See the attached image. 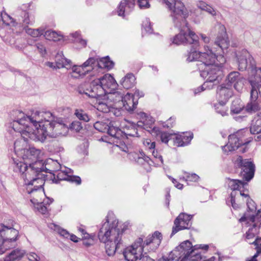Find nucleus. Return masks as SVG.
<instances>
[{"label":"nucleus","instance_id":"obj_19","mask_svg":"<svg viewBox=\"0 0 261 261\" xmlns=\"http://www.w3.org/2000/svg\"><path fill=\"white\" fill-rule=\"evenodd\" d=\"M100 81V84L104 89V92L106 94L111 91L114 90L117 86L114 77L109 74H105L102 76L96 77Z\"/></svg>","mask_w":261,"mask_h":261},{"label":"nucleus","instance_id":"obj_53","mask_svg":"<svg viewBox=\"0 0 261 261\" xmlns=\"http://www.w3.org/2000/svg\"><path fill=\"white\" fill-rule=\"evenodd\" d=\"M244 79L241 78L239 79L237 82L234 83L232 85L234 88L238 92H241L243 88Z\"/></svg>","mask_w":261,"mask_h":261},{"label":"nucleus","instance_id":"obj_57","mask_svg":"<svg viewBox=\"0 0 261 261\" xmlns=\"http://www.w3.org/2000/svg\"><path fill=\"white\" fill-rule=\"evenodd\" d=\"M55 230H57L61 236H63L65 238H69L70 233L66 230L61 228L56 225H55Z\"/></svg>","mask_w":261,"mask_h":261},{"label":"nucleus","instance_id":"obj_2","mask_svg":"<svg viewBox=\"0 0 261 261\" xmlns=\"http://www.w3.org/2000/svg\"><path fill=\"white\" fill-rule=\"evenodd\" d=\"M61 169V165L57 161L51 159H47L44 163L41 161H35L32 164H28L23 162H15L14 171L18 173L23 179L24 184L27 186L28 194L35 193L38 195L42 194L41 190L43 180L42 172L53 174L55 179V172Z\"/></svg>","mask_w":261,"mask_h":261},{"label":"nucleus","instance_id":"obj_48","mask_svg":"<svg viewBox=\"0 0 261 261\" xmlns=\"http://www.w3.org/2000/svg\"><path fill=\"white\" fill-rule=\"evenodd\" d=\"M109 124L102 121H97L94 124V128L99 132L106 133L108 131Z\"/></svg>","mask_w":261,"mask_h":261},{"label":"nucleus","instance_id":"obj_54","mask_svg":"<svg viewBox=\"0 0 261 261\" xmlns=\"http://www.w3.org/2000/svg\"><path fill=\"white\" fill-rule=\"evenodd\" d=\"M256 115L254 118V119L252 121L251 125L252 124H259L260 122L261 123V107H259L258 110H257V112L255 113Z\"/></svg>","mask_w":261,"mask_h":261},{"label":"nucleus","instance_id":"obj_39","mask_svg":"<svg viewBox=\"0 0 261 261\" xmlns=\"http://www.w3.org/2000/svg\"><path fill=\"white\" fill-rule=\"evenodd\" d=\"M248 243L250 244H253L256 246V252L251 259L247 261H257L256 257L261 253V238H257L253 242H248Z\"/></svg>","mask_w":261,"mask_h":261},{"label":"nucleus","instance_id":"obj_32","mask_svg":"<svg viewBox=\"0 0 261 261\" xmlns=\"http://www.w3.org/2000/svg\"><path fill=\"white\" fill-rule=\"evenodd\" d=\"M226 182L228 187L232 191L236 190L240 191L241 188H244L247 185V182L243 181L230 179V178H226Z\"/></svg>","mask_w":261,"mask_h":261},{"label":"nucleus","instance_id":"obj_33","mask_svg":"<svg viewBox=\"0 0 261 261\" xmlns=\"http://www.w3.org/2000/svg\"><path fill=\"white\" fill-rule=\"evenodd\" d=\"M136 78L132 73L127 74L121 81V84L124 88L128 89L132 88L135 84Z\"/></svg>","mask_w":261,"mask_h":261},{"label":"nucleus","instance_id":"obj_9","mask_svg":"<svg viewBox=\"0 0 261 261\" xmlns=\"http://www.w3.org/2000/svg\"><path fill=\"white\" fill-rule=\"evenodd\" d=\"M236 59L239 70L244 71L248 69L250 70L249 81L255 80L258 75L257 70L261 69V68L256 67L255 61L250 53L247 50L243 49L236 53Z\"/></svg>","mask_w":261,"mask_h":261},{"label":"nucleus","instance_id":"obj_13","mask_svg":"<svg viewBox=\"0 0 261 261\" xmlns=\"http://www.w3.org/2000/svg\"><path fill=\"white\" fill-rule=\"evenodd\" d=\"M18 236V231L11 227L0 224V243L8 250L14 247Z\"/></svg>","mask_w":261,"mask_h":261},{"label":"nucleus","instance_id":"obj_35","mask_svg":"<svg viewBox=\"0 0 261 261\" xmlns=\"http://www.w3.org/2000/svg\"><path fill=\"white\" fill-rule=\"evenodd\" d=\"M74 115L81 121L85 122H89L92 117L84 110L82 109H77L75 110Z\"/></svg>","mask_w":261,"mask_h":261},{"label":"nucleus","instance_id":"obj_6","mask_svg":"<svg viewBox=\"0 0 261 261\" xmlns=\"http://www.w3.org/2000/svg\"><path fill=\"white\" fill-rule=\"evenodd\" d=\"M188 16H180L176 18V22L173 20L175 27L179 28L180 32L173 38L172 43L177 45L193 44L197 46L199 45V37L194 32L191 30L186 20Z\"/></svg>","mask_w":261,"mask_h":261},{"label":"nucleus","instance_id":"obj_27","mask_svg":"<svg viewBox=\"0 0 261 261\" xmlns=\"http://www.w3.org/2000/svg\"><path fill=\"white\" fill-rule=\"evenodd\" d=\"M217 95H219L221 102L224 103L232 95V91L230 89V87L221 85L217 88Z\"/></svg>","mask_w":261,"mask_h":261},{"label":"nucleus","instance_id":"obj_41","mask_svg":"<svg viewBox=\"0 0 261 261\" xmlns=\"http://www.w3.org/2000/svg\"><path fill=\"white\" fill-rule=\"evenodd\" d=\"M200 52V51H197L195 48H191L190 50L187 53V61L188 62H192L194 61H199Z\"/></svg>","mask_w":261,"mask_h":261},{"label":"nucleus","instance_id":"obj_1","mask_svg":"<svg viewBox=\"0 0 261 261\" xmlns=\"http://www.w3.org/2000/svg\"><path fill=\"white\" fill-rule=\"evenodd\" d=\"M54 116L50 112L36 111L31 116L19 110L13 111L11 114L12 122L10 126L15 131L22 132L23 137L28 136L31 140L43 142L48 135L60 124L54 121Z\"/></svg>","mask_w":261,"mask_h":261},{"label":"nucleus","instance_id":"obj_61","mask_svg":"<svg viewBox=\"0 0 261 261\" xmlns=\"http://www.w3.org/2000/svg\"><path fill=\"white\" fill-rule=\"evenodd\" d=\"M142 27L143 29H144L147 33L150 34L152 32L150 23L147 20H146V22H143Z\"/></svg>","mask_w":261,"mask_h":261},{"label":"nucleus","instance_id":"obj_47","mask_svg":"<svg viewBox=\"0 0 261 261\" xmlns=\"http://www.w3.org/2000/svg\"><path fill=\"white\" fill-rule=\"evenodd\" d=\"M2 20L7 25L15 27L17 24L14 19L6 13H2Z\"/></svg>","mask_w":261,"mask_h":261},{"label":"nucleus","instance_id":"obj_8","mask_svg":"<svg viewBox=\"0 0 261 261\" xmlns=\"http://www.w3.org/2000/svg\"><path fill=\"white\" fill-rule=\"evenodd\" d=\"M22 137L23 138L20 140H17L14 142V150L15 153L18 156L21 158L23 159V161L19 160H14L13 167L14 166V163L15 162H23L28 164L29 166V164L31 163H27L25 161V160H30L31 161H35L37 159L41 153V150L35 148V147H30L29 149L25 148L23 147L26 145V141L28 138L30 139L28 136L23 137L22 135V132L20 133Z\"/></svg>","mask_w":261,"mask_h":261},{"label":"nucleus","instance_id":"obj_51","mask_svg":"<svg viewBox=\"0 0 261 261\" xmlns=\"http://www.w3.org/2000/svg\"><path fill=\"white\" fill-rule=\"evenodd\" d=\"M185 173L186 174V177H183L182 178H180V179L186 181L196 182L198 181L199 178V176L195 173L190 174L186 172H185Z\"/></svg>","mask_w":261,"mask_h":261},{"label":"nucleus","instance_id":"obj_4","mask_svg":"<svg viewBox=\"0 0 261 261\" xmlns=\"http://www.w3.org/2000/svg\"><path fill=\"white\" fill-rule=\"evenodd\" d=\"M219 30V35L215 42L216 48H210L207 45L204 46V50L200 52L199 62H201V67L213 65L219 62L217 61L218 56H222L218 52L219 50H223L227 49L229 45V42L226 36V31L225 26L221 23L217 25Z\"/></svg>","mask_w":261,"mask_h":261},{"label":"nucleus","instance_id":"obj_37","mask_svg":"<svg viewBox=\"0 0 261 261\" xmlns=\"http://www.w3.org/2000/svg\"><path fill=\"white\" fill-rule=\"evenodd\" d=\"M44 36L46 39L53 41H59L62 38L61 34L52 30H47L45 32Z\"/></svg>","mask_w":261,"mask_h":261},{"label":"nucleus","instance_id":"obj_28","mask_svg":"<svg viewBox=\"0 0 261 261\" xmlns=\"http://www.w3.org/2000/svg\"><path fill=\"white\" fill-rule=\"evenodd\" d=\"M96 57L89 58L86 60L82 65V67L84 69H90V75L91 76L96 77L97 71H96Z\"/></svg>","mask_w":261,"mask_h":261},{"label":"nucleus","instance_id":"obj_17","mask_svg":"<svg viewBox=\"0 0 261 261\" xmlns=\"http://www.w3.org/2000/svg\"><path fill=\"white\" fill-rule=\"evenodd\" d=\"M248 211L240 219L241 222H246L249 223L250 222L253 223L256 221H260L261 217L260 211L258 210L256 213V206L255 202L248 198L247 201Z\"/></svg>","mask_w":261,"mask_h":261},{"label":"nucleus","instance_id":"obj_30","mask_svg":"<svg viewBox=\"0 0 261 261\" xmlns=\"http://www.w3.org/2000/svg\"><path fill=\"white\" fill-rule=\"evenodd\" d=\"M71 61L65 58L61 54L56 56V64L57 68H66L68 69L71 68Z\"/></svg>","mask_w":261,"mask_h":261},{"label":"nucleus","instance_id":"obj_45","mask_svg":"<svg viewBox=\"0 0 261 261\" xmlns=\"http://www.w3.org/2000/svg\"><path fill=\"white\" fill-rule=\"evenodd\" d=\"M241 78L238 72H231L227 76L228 83L227 85L231 87L234 83L237 82L239 79H241Z\"/></svg>","mask_w":261,"mask_h":261},{"label":"nucleus","instance_id":"obj_36","mask_svg":"<svg viewBox=\"0 0 261 261\" xmlns=\"http://www.w3.org/2000/svg\"><path fill=\"white\" fill-rule=\"evenodd\" d=\"M154 120L152 117H147L144 120H140L137 122V126L140 128H143L149 131V128H151Z\"/></svg>","mask_w":261,"mask_h":261},{"label":"nucleus","instance_id":"obj_5","mask_svg":"<svg viewBox=\"0 0 261 261\" xmlns=\"http://www.w3.org/2000/svg\"><path fill=\"white\" fill-rule=\"evenodd\" d=\"M162 235L159 231H155L151 236H148L143 243V239L139 238L130 247L124 250L123 254L127 261H136L142 255L143 249L146 247L148 250L154 251L160 246Z\"/></svg>","mask_w":261,"mask_h":261},{"label":"nucleus","instance_id":"obj_58","mask_svg":"<svg viewBox=\"0 0 261 261\" xmlns=\"http://www.w3.org/2000/svg\"><path fill=\"white\" fill-rule=\"evenodd\" d=\"M35 46L42 55H44L46 54L45 47L42 42L36 43Z\"/></svg>","mask_w":261,"mask_h":261},{"label":"nucleus","instance_id":"obj_14","mask_svg":"<svg viewBox=\"0 0 261 261\" xmlns=\"http://www.w3.org/2000/svg\"><path fill=\"white\" fill-rule=\"evenodd\" d=\"M166 8L170 13V16L174 22L176 18L180 16H186L189 15L187 9L185 7L182 0H163Z\"/></svg>","mask_w":261,"mask_h":261},{"label":"nucleus","instance_id":"obj_34","mask_svg":"<svg viewBox=\"0 0 261 261\" xmlns=\"http://www.w3.org/2000/svg\"><path fill=\"white\" fill-rule=\"evenodd\" d=\"M71 69L72 71L71 76L75 78L84 76L90 72V69H84L82 65H73Z\"/></svg>","mask_w":261,"mask_h":261},{"label":"nucleus","instance_id":"obj_29","mask_svg":"<svg viewBox=\"0 0 261 261\" xmlns=\"http://www.w3.org/2000/svg\"><path fill=\"white\" fill-rule=\"evenodd\" d=\"M24 254L23 250L16 249L12 251L4 260L0 261H19L23 257Z\"/></svg>","mask_w":261,"mask_h":261},{"label":"nucleus","instance_id":"obj_52","mask_svg":"<svg viewBox=\"0 0 261 261\" xmlns=\"http://www.w3.org/2000/svg\"><path fill=\"white\" fill-rule=\"evenodd\" d=\"M143 144L147 149L151 151L155 149V143L154 141H151L149 139H145L143 141Z\"/></svg>","mask_w":261,"mask_h":261},{"label":"nucleus","instance_id":"obj_60","mask_svg":"<svg viewBox=\"0 0 261 261\" xmlns=\"http://www.w3.org/2000/svg\"><path fill=\"white\" fill-rule=\"evenodd\" d=\"M68 181L72 182H74L76 185H80L81 184V179L79 176H70L69 175Z\"/></svg>","mask_w":261,"mask_h":261},{"label":"nucleus","instance_id":"obj_22","mask_svg":"<svg viewBox=\"0 0 261 261\" xmlns=\"http://www.w3.org/2000/svg\"><path fill=\"white\" fill-rule=\"evenodd\" d=\"M138 104V100L135 101V98L133 95H130L129 93L123 97L121 105H119L120 109L124 108L127 111H132L136 108Z\"/></svg>","mask_w":261,"mask_h":261},{"label":"nucleus","instance_id":"obj_10","mask_svg":"<svg viewBox=\"0 0 261 261\" xmlns=\"http://www.w3.org/2000/svg\"><path fill=\"white\" fill-rule=\"evenodd\" d=\"M249 134L248 129H242L228 136V143L222 146L224 152L228 153L237 149L240 146L248 144L250 140L246 138Z\"/></svg>","mask_w":261,"mask_h":261},{"label":"nucleus","instance_id":"obj_42","mask_svg":"<svg viewBox=\"0 0 261 261\" xmlns=\"http://www.w3.org/2000/svg\"><path fill=\"white\" fill-rule=\"evenodd\" d=\"M244 109V106L241 105V100L239 99L234 100L230 107V112L233 114H239Z\"/></svg>","mask_w":261,"mask_h":261},{"label":"nucleus","instance_id":"obj_18","mask_svg":"<svg viewBox=\"0 0 261 261\" xmlns=\"http://www.w3.org/2000/svg\"><path fill=\"white\" fill-rule=\"evenodd\" d=\"M192 218V215L180 213L174 221L175 227L172 228L171 236H173L180 230L189 229L191 226Z\"/></svg>","mask_w":261,"mask_h":261},{"label":"nucleus","instance_id":"obj_3","mask_svg":"<svg viewBox=\"0 0 261 261\" xmlns=\"http://www.w3.org/2000/svg\"><path fill=\"white\" fill-rule=\"evenodd\" d=\"M123 232L124 229L119 226L118 220L115 215L109 213L98 233V238L105 244L108 255L113 256L116 251L123 248L122 238Z\"/></svg>","mask_w":261,"mask_h":261},{"label":"nucleus","instance_id":"obj_59","mask_svg":"<svg viewBox=\"0 0 261 261\" xmlns=\"http://www.w3.org/2000/svg\"><path fill=\"white\" fill-rule=\"evenodd\" d=\"M171 135L167 133L163 132L160 135V139L162 142L167 143L170 140Z\"/></svg>","mask_w":261,"mask_h":261},{"label":"nucleus","instance_id":"obj_16","mask_svg":"<svg viewBox=\"0 0 261 261\" xmlns=\"http://www.w3.org/2000/svg\"><path fill=\"white\" fill-rule=\"evenodd\" d=\"M235 164L241 169L240 175L246 181H250L254 176L255 165L251 161L243 159L241 156H239Z\"/></svg>","mask_w":261,"mask_h":261},{"label":"nucleus","instance_id":"obj_20","mask_svg":"<svg viewBox=\"0 0 261 261\" xmlns=\"http://www.w3.org/2000/svg\"><path fill=\"white\" fill-rule=\"evenodd\" d=\"M30 201L33 204L36 211L43 215H46L48 213V207L53 202V199L47 198L43 202H40L37 199L33 197Z\"/></svg>","mask_w":261,"mask_h":261},{"label":"nucleus","instance_id":"obj_31","mask_svg":"<svg viewBox=\"0 0 261 261\" xmlns=\"http://www.w3.org/2000/svg\"><path fill=\"white\" fill-rule=\"evenodd\" d=\"M18 19L24 27L28 26V25H32L35 21L34 17L30 15L26 11H22L20 12Z\"/></svg>","mask_w":261,"mask_h":261},{"label":"nucleus","instance_id":"obj_26","mask_svg":"<svg viewBox=\"0 0 261 261\" xmlns=\"http://www.w3.org/2000/svg\"><path fill=\"white\" fill-rule=\"evenodd\" d=\"M193 138V134L190 132L183 133L178 135L174 139V144L177 146H184L190 143Z\"/></svg>","mask_w":261,"mask_h":261},{"label":"nucleus","instance_id":"obj_44","mask_svg":"<svg viewBox=\"0 0 261 261\" xmlns=\"http://www.w3.org/2000/svg\"><path fill=\"white\" fill-rule=\"evenodd\" d=\"M259 221L254 222L253 223L249 222L247 223L249 225H252V227L249 229L248 231L246 233V239L247 240L253 239L255 237V234L257 232V225Z\"/></svg>","mask_w":261,"mask_h":261},{"label":"nucleus","instance_id":"obj_24","mask_svg":"<svg viewBox=\"0 0 261 261\" xmlns=\"http://www.w3.org/2000/svg\"><path fill=\"white\" fill-rule=\"evenodd\" d=\"M97 100L96 108L99 111L107 113L116 111L114 105L110 102L106 95L104 96V98L101 99L100 98Z\"/></svg>","mask_w":261,"mask_h":261},{"label":"nucleus","instance_id":"obj_64","mask_svg":"<svg viewBox=\"0 0 261 261\" xmlns=\"http://www.w3.org/2000/svg\"><path fill=\"white\" fill-rule=\"evenodd\" d=\"M141 259L142 261H154V259H152L148 255H143V254L141 256L138 257L137 258V259Z\"/></svg>","mask_w":261,"mask_h":261},{"label":"nucleus","instance_id":"obj_62","mask_svg":"<svg viewBox=\"0 0 261 261\" xmlns=\"http://www.w3.org/2000/svg\"><path fill=\"white\" fill-rule=\"evenodd\" d=\"M204 11H205L206 12L212 15L213 16H216L217 15L216 10L208 5L206 7Z\"/></svg>","mask_w":261,"mask_h":261},{"label":"nucleus","instance_id":"obj_55","mask_svg":"<svg viewBox=\"0 0 261 261\" xmlns=\"http://www.w3.org/2000/svg\"><path fill=\"white\" fill-rule=\"evenodd\" d=\"M151 0H138V4L141 9H147L150 7V2Z\"/></svg>","mask_w":261,"mask_h":261},{"label":"nucleus","instance_id":"obj_11","mask_svg":"<svg viewBox=\"0 0 261 261\" xmlns=\"http://www.w3.org/2000/svg\"><path fill=\"white\" fill-rule=\"evenodd\" d=\"M217 61L219 63L201 67L200 69V76L211 81L219 82L223 75L222 65L225 63L226 59L223 56H218Z\"/></svg>","mask_w":261,"mask_h":261},{"label":"nucleus","instance_id":"obj_50","mask_svg":"<svg viewBox=\"0 0 261 261\" xmlns=\"http://www.w3.org/2000/svg\"><path fill=\"white\" fill-rule=\"evenodd\" d=\"M219 82L218 81H211L206 79V81L201 86L200 89L201 91L213 89L214 85L217 84Z\"/></svg>","mask_w":261,"mask_h":261},{"label":"nucleus","instance_id":"obj_43","mask_svg":"<svg viewBox=\"0 0 261 261\" xmlns=\"http://www.w3.org/2000/svg\"><path fill=\"white\" fill-rule=\"evenodd\" d=\"M108 129L106 133L114 138H119L121 136V130L118 127L113 126L111 123H109Z\"/></svg>","mask_w":261,"mask_h":261},{"label":"nucleus","instance_id":"obj_15","mask_svg":"<svg viewBox=\"0 0 261 261\" xmlns=\"http://www.w3.org/2000/svg\"><path fill=\"white\" fill-rule=\"evenodd\" d=\"M192 243L189 240L182 242L178 246L175 248L179 253L182 259L180 261H184L186 259L193 260L195 261H200L201 255L198 252H195Z\"/></svg>","mask_w":261,"mask_h":261},{"label":"nucleus","instance_id":"obj_7","mask_svg":"<svg viewBox=\"0 0 261 261\" xmlns=\"http://www.w3.org/2000/svg\"><path fill=\"white\" fill-rule=\"evenodd\" d=\"M150 152L153 156L152 159L146 155L142 150L130 153L129 157L138 165L142 166L147 172H150L152 165L160 166L163 164L162 156L155 149Z\"/></svg>","mask_w":261,"mask_h":261},{"label":"nucleus","instance_id":"obj_21","mask_svg":"<svg viewBox=\"0 0 261 261\" xmlns=\"http://www.w3.org/2000/svg\"><path fill=\"white\" fill-rule=\"evenodd\" d=\"M135 4V0L122 1L118 8V15L124 18L133 10Z\"/></svg>","mask_w":261,"mask_h":261},{"label":"nucleus","instance_id":"obj_49","mask_svg":"<svg viewBox=\"0 0 261 261\" xmlns=\"http://www.w3.org/2000/svg\"><path fill=\"white\" fill-rule=\"evenodd\" d=\"M181 259L178 251L174 249L169 253L165 261H180Z\"/></svg>","mask_w":261,"mask_h":261},{"label":"nucleus","instance_id":"obj_40","mask_svg":"<svg viewBox=\"0 0 261 261\" xmlns=\"http://www.w3.org/2000/svg\"><path fill=\"white\" fill-rule=\"evenodd\" d=\"M25 32L28 35L33 37H38L43 34L44 30L42 28H38L36 29L29 28L28 26L23 27Z\"/></svg>","mask_w":261,"mask_h":261},{"label":"nucleus","instance_id":"obj_63","mask_svg":"<svg viewBox=\"0 0 261 261\" xmlns=\"http://www.w3.org/2000/svg\"><path fill=\"white\" fill-rule=\"evenodd\" d=\"M95 234H89L87 232L83 235V240H90L91 239H93V240H95Z\"/></svg>","mask_w":261,"mask_h":261},{"label":"nucleus","instance_id":"obj_46","mask_svg":"<svg viewBox=\"0 0 261 261\" xmlns=\"http://www.w3.org/2000/svg\"><path fill=\"white\" fill-rule=\"evenodd\" d=\"M71 169L69 168H65L64 170H60L57 171V174L55 176H57V180H68L69 178L68 173H70Z\"/></svg>","mask_w":261,"mask_h":261},{"label":"nucleus","instance_id":"obj_38","mask_svg":"<svg viewBox=\"0 0 261 261\" xmlns=\"http://www.w3.org/2000/svg\"><path fill=\"white\" fill-rule=\"evenodd\" d=\"M250 133L255 135L254 139L257 141H261V123L252 124L250 126Z\"/></svg>","mask_w":261,"mask_h":261},{"label":"nucleus","instance_id":"obj_12","mask_svg":"<svg viewBox=\"0 0 261 261\" xmlns=\"http://www.w3.org/2000/svg\"><path fill=\"white\" fill-rule=\"evenodd\" d=\"M99 80H93L89 85L86 84H81L77 88L79 94H85L90 98L98 99L105 96L104 89L100 85Z\"/></svg>","mask_w":261,"mask_h":261},{"label":"nucleus","instance_id":"obj_56","mask_svg":"<svg viewBox=\"0 0 261 261\" xmlns=\"http://www.w3.org/2000/svg\"><path fill=\"white\" fill-rule=\"evenodd\" d=\"M70 128L76 132H79L83 128V126L80 121H74L71 123Z\"/></svg>","mask_w":261,"mask_h":261},{"label":"nucleus","instance_id":"obj_23","mask_svg":"<svg viewBox=\"0 0 261 261\" xmlns=\"http://www.w3.org/2000/svg\"><path fill=\"white\" fill-rule=\"evenodd\" d=\"M96 77L99 76L100 73H102V69L107 68L108 69H112L114 66V63L111 61L108 56L99 58L96 57Z\"/></svg>","mask_w":261,"mask_h":261},{"label":"nucleus","instance_id":"obj_25","mask_svg":"<svg viewBox=\"0 0 261 261\" xmlns=\"http://www.w3.org/2000/svg\"><path fill=\"white\" fill-rule=\"evenodd\" d=\"M106 94L107 96H106V97L111 103L114 105V109L116 110L120 109V107H119V105H121V102L123 97V94L119 91H111Z\"/></svg>","mask_w":261,"mask_h":261}]
</instances>
